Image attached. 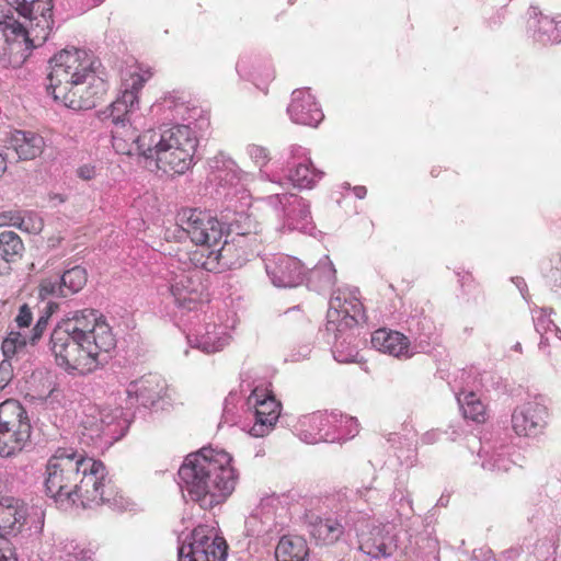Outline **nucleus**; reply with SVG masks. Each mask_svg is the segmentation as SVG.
Here are the masks:
<instances>
[{"label": "nucleus", "mask_w": 561, "mask_h": 561, "mask_svg": "<svg viewBox=\"0 0 561 561\" xmlns=\"http://www.w3.org/2000/svg\"><path fill=\"white\" fill-rule=\"evenodd\" d=\"M510 461L501 456H497L493 462L483 463V467L490 470L507 471L510 469Z\"/></svg>", "instance_id": "obj_51"}, {"label": "nucleus", "mask_w": 561, "mask_h": 561, "mask_svg": "<svg viewBox=\"0 0 561 561\" xmlns=\"http://www.w3.org/2000/svg\"><path fill=\"white\" fill-rule=\"evenodd\" d=\"M145 84V79L133 73L123 83V91L114 102L102 113L101 119L112 125V138L116 144L121 137L130 138L134 129L130 123V115L138 107V93Z\"/></svg>", "instance_id": "obj_8"}, {"label": "nucleus", "mask_w": 561, "mask_h": 561, "mask_svg": "<svg viewBox=\"0 0 561 561\" xmlns=\"http://www.w3.org/2000/svg\"><path fill=\"white\" fill-rule=\"evenodd\" d=\"M247 153L254 162V164L260 169L266 165L270 161V151L265 147L259 145H249L247 147Z\"/></svg>", "instance_id": "obj_44"}, {"label": "nucleus", "mask_w": 561, "mask_h": 561, "mask_svg": "<svg viewBox=\"0 0 561 561\" xmlns=\"http://www.w3.org/2000/svg\"><path fill=\"white\" fill-rule=\"evenodd\" d=\"M529 27L534 30L535 38L542 44L557 43L556 39V18L543 15L538 7H530Z\"/></svg>", "instance_id": "obj_33"}, {"label": "nucleus", "mask_w": 561, "mask_h": 561, "mask_svg": "<svg viewBox=\"0 0 561 561\" xmlns=\"http://www.w3.org/2000/svg\"><path fill=\"white\" fill-rule=\"evenodd\" d=\"M437 438H438L437 431H428L425 434H423L422 442L424 444H434L435 442H437Z\"/></svg>", "instance_id": "obj_56"}, {"label": "nucleus", "mask_w": 561, "mask_h": 561, "mask_svg": "<svg viewBox=\"0 0 561 561\" xmlns=\"http://www.w3.org/2000/svg\"><path fill=\"white\" fill-rule=\"evenodd\" d=\"M515 284L516 286L518 287L520 294L523 295V297H525V287H526V284L524 283V280L522 278H516L515 280Z\"/></svg>", "instance_id": "obj_60"}, {"label": "nucleus", "mask_w": 561, "mask_h": 561, "mask_svg": "<svg viewBox=\"0 0 561 561\" xmlns=\"http://www.w3.org/2000/svg\"><path fill=\"white\" fill-rule=\"evenodd\" d=\"M287 113L295 124L316 127L324 115L309 90H295Z\"/></svg>", "instance_id": "obj_23"}, {"label": "nucleus", "mask_w": 561, "mask_h": 561, "mask_svg": "<svg viewBox=\"0 0 561 561\" xmlns=\"http://www.w3.org/2000/svg\"><path fill=\"white\" fill-rule=\"evenodd\" d=\"M77 175L84 181H89L95 178L96 171L93 165L84 164L78 168Z\"/></svg>", "instance_id": "obj_52"}, {"label": "nucleus", "mask_w": 561, "mask_h": 561, "mask_svg": "<svg viewBox=\"0 0 561 561\" xmlns=\"http://www.w3.org/2000/svg\"><path fill=\"white\" fill-rule=\"evenodd\" d=\"M7 170V160L0 152V175L3 174Z\"/></svg>", "instance_id": "obj_61"}, {"label": "nucleus", "mask_w": 561, "mask_h": 561, "mask_svg": "<svg viewBox=\"0 0 561 561\" xmlns=\"http://www.w3.org/2000/svg\"><path fill=\"white\" fill-rule=\"evenodd\" d=\"M249 404L255 408L254 424L250 428V435L264 437L274 427L278 420L280 404L272 396H265L263 390L254 389L249 397Z\"/></svg>", "instance_id": "obj_18"}, {"label": "nucleus", "mask_w": 561, "mask_h": 561, "mask_svg": "<svg viewBox=\"0 0 561 561\" xmlns=\"http://www.w3.org/2000/svg\"><path fill=\"white\" fill-rule=\"evenodd\" d=\"M458 403L466 419L474 422H483L485 407L474 392H466L457 397Z\"/></svg>", "instance_id": "obj_39"}, {"label": "nucleus", "mask_w": 561, "mask_h": 561, "mask_svg": "<svg viewBox=\"0 0 561 561\" xmlns=\"http://www.w3.org/2000/svg\"><path fill=\"white\" fill-rule=\"evenodd\" d=\"M88 456L72 447H58L46 463V493L56 503L69 506Z\"/></svg>", "instance_id": "obj_5"}, {"label": "nucleus", "mask_w": 561, "mask_h": 561, "mask_svg": "<svg viewBox=\"0 0 561 561\" xmlns=\"http://www.w3.org/2000/svg\"><path fill=\"white\" fill-rule=\"evenodd\" d=\"M116 494L115 485L112 483L104 463L88 457L69 506L92 508L115 502Z\"/></svg>", "instance_id": "obj_6"}, {"label": "nucleus", "mask_w": 561, "mask_h": 561, "mask_svg": "<svg viewBox=\"0 0 561 561\" xmlns=\"http://www.w3.org/2000/svg\"><path fill=\"white\" fill-rule=\"evenodd\" d=\"M14 9L18 14L30 22L26 31L30 36L37 41V44H44L54 25L53 20V0H0ZM0 10H3L0 8Z\"/></svg>", "instance_id": "obj_11"}, {"label": "nucleus", "mask_w": 561, "mask_h": 561, "mask_svg": "<svg viewBox=\"0 0 561 561\" xmlns=\"http://www.w3.org/2000/svg\"><path fill=\"white\" fill-rule=\"evenodd\" d=\"M121 415L118 409L91 408L81 422L82 435L91 440L103 436L114 438L117 434L116 421Z\"/></svg>", "instance_id": "obj_22"}, {"label": "nucleus", "mask_w": 561, "mask_h": 561, "mask_svg": "<svg viewBox=\"0 0 561 561\" xmlns=\"http://www.w3.org/2000/svg\"><path fill=\"white\" fill-rule=\"evenodd\" d=\"M296 150H301V147H295L294 146L291 152L295 153Z\"/></svg>", "instance_id": "obj_64"}, {"label": "nucleus", "mask_w": 561, "mask_h": 561, "mask_svg": "<svg viewBox=\"0 0 561 561\" xmlns=\"http://www.w3.org/2000/svg\"><path fill=\"white\" fill-rule=\"evenodd\" d=\"M18 219H20V213H2L0 214V227L14 226V221H18Z\"/></svg>", "instance_id": "obj_53"}, {"label": "nucleus", "mask_w": 561, "mask_h": 561, "mask_svg": "<svg viewBox=\"0 0 561 561\" xmlns=\"http://www.w3.org/2000/svg\"><path fill=\"white\" fill-rule=\"evenodd\" d=\"M472 560L473 561H496L493 556L492 550L489 548H485V547L473 550Z\"/></svg>", "instance_id": "obj_50"}, {"label": "nucleus", "mask_w": 561, "mask_h": 561, "mask_svg": "<svg viewBox=\"0 0 561 561\" xmlns=\"http://www.w3.org/2000/svg\"><path fill=\"white\" fill-rule=\"evenodd\" d=\"M0 561H18L14 550L8 543L0 546Z\"/></svg>", "instance_id": "obj_54"}, {"label": "nucleus", "mask_w": 561, "mask_h": 561, "mask_svg": "<svg viewBox=\"0 0 561 561\" xmlns=\"http://www.w3.org/2000/svg\"><path fill=\"white\" fill-rule=\"evenodd\" d=\"M13 371L11 363L7 359L0 363V390L4 389L5 386L12 379Z\"/></svg>", "instance_id": "obj_48"}, {"label": "nucleus", "mask_w": 561, "mask_h": 561, "mask_svg": "<svg viewBox=\"0 0 561 561\" xmlns=\"http://www.w3.org/2000/svg\"><path fill=\"white\" fill-rule=\"evenodd\" d=\"M165 389L167 385L161 376L149 374L131 381L126 389V393L129 399H135L141 405L149 407L164 396Z\"/></svg>", "instance_id": "obj_25"}, {"label": "nucleus", "mask_w": 561, "mask_h": 561, "mask_svg": "<svg viewBox=\"0 0 561 561\" xmlns=\"http://www.w3.org/2000/svg\"><path fill=\"white\" fill-rule=\"evenodd\" d=\"M545 334L541 335V340L539 342V348H542L543 346H546L547 342H548V339L543 336Z\"/></svg>", "instance_id": "obj_62"}, {"label": "nucleus", "mask_w": 561, "mask_h": 561, "mask_svg": "<svg viewBox=\"0 0 561 561\" xmlns=\"http://www.w3.org/2000/svg\"><path fill=\"white\" fill-rule=\"evenodd\" d=\"M55 560L92 561V554L89 550L80 549L75 542H67L57 550Z\"/></svg>", "instance_id": "obj_40"}, {"label": "nucleus", "mask_w": 561, "mask_h": 561, "mask_svg": "<svg viewBox=\"0 0 561 561\" xmlns=\"http://www.w3.org/2000/svg\"><path fill=\"white\" fill-rule=\"evenodd\" d=\"M234 217L228 220V215L224 216L226 221L224 222V233H227V237L233 236L232 238H244V243H251L253 247L256 245L257 238V225L251 218L250 215L245 213H236Z\"/></svg>", "instance_id": "obj_32"}, {"label": "nucleus", "mask_w": 561, "mask_h": 561, "mask_svg": "<svg viewBox=\"0 0 561 561\" xmlns=\"http://www.w3.org/2000/svg\"><path fill=\"white\" fill-rule=\"evenodd\" d=\"M273 198L280 204L289 230L307 232L312 229L309 205L301 197L295 194H277Z\"/></svg>", "instance_id": "obj_24"}, {"label": "nucleus", "mask_w": 561, "mask_h": 561, "mask_svg": "<svg viewBox=\"0 0 561 561\" xmlns=\"http://www.w3.org/2000/svg\"><path fill=\"white\" fill-rule=\"evenodd\" d=\"M358 537L359 549L373 557H389L394 547L393 537L385 526H373L371 523L362 522L359 527H356Z\"/></svg>", "instance_id": "obj_20"}, {"label": "nucleus", "mask_w": 561, "mask_h": 561, "mask_svg": "<svg viewBox=\"0 0 561 561\" xmlns=\"http://www.w3.org/2000/svg\"><path fill=\"white\" fill-rule=\"evenodd\" d=\"M22 423H30V421L19 401L9 399L0 403V427L19 426Z\"/></svg>", "instance_id": "obj_37"}, {"label": "nucleus", "mask_w": 561, "mask_h": 561, "mask_svg": "<svg viewBox=\"0 0 561 561\" xmlns=\"http://www.w3.org/2000/svg\"><path fill=\"white\" fill-rule=\"evenodd\" d=\"M203 290L202 272L191 268L173 272L170 291L180 308L196 309L202 301Z\"/></svg>", "instance_id": "obj_15"}, {"label": "nucleus", "mask_w": 561, "mask_h": 561, "mask_svg": "<svg viewBox=\"0 0 561 561\" xmlns=\"http://www.w3.org/2000/svg\"><path fill=\"white\" fill-rule=\"evenodd\" d=\"M32 312L27 305L21 306L15 322L20 328H27L32 322Z\"/></svg>", "instance_id": "obj_49"}, {"label": "nucleus", "mask_w": 561, "mask_h": 561, "mask_svg": "<svg viewBox=\"0 0 561 561\" xmlns=\"http://www.w3.org/2000/svg\"><path fill=\"white\" fill-rule=\"evenodd\" d=\"M48 316H41L32 330V335L30 336V342L35 344L43 335V332L46 330L48 324Z\"/></svg>", "instance_id": "obj_47"}, {"label": "nucleus", "mask_w": 561, "mask_h": 561, "mask_svg": "<svg viewBox=\"0 0 561 561\" xmlns=\"http://www.w3.org/2000/svg\"><path fill=\"white\" fill-rule=\"evenodd\" d=\"M14 226L28 233H39L43 229L42 218L34 213H26L24 216L20 214V219L14 221Z\"/></svg>", "instance_id": "obj_42"}, {"label": "nucleus", "mask_w": 561, "mask_h": 561, "mask_svg": "<svg viewBox=\"0 0 561 561\" xmlns=\"http://www.w3.org/2000/svg\"><path fill=\"white\" fill-rule=\"evenodd\" d=\"M550 313L551 312L548 311L547 309H539L534 313L533 319L535 323V329L540 335L551 330L558 331V328L550 319Z\"/></svg>", "instance_id": "obj_43"}, {"label": "nucleus", "mask_w": 561, "mask_h": 561, "mask_svg": "<svg viewBox=\"0 0 561 561\" xmlns=\"http://www.w3.org/2000/svg\"><path fill=\"white\" fill-rule=\"evenodd\" d=\"M308 531L317 545H332L344 534V526L335 518L311 517Z\"/></svg>", "instance_id": "obj_29"}, {"label": "nucleus", "mask_w": 561, "mask_h": 561, "mask_svg": "<svg viewBox=\"0 0 561 561\" xmlns=\"http://www.w3.org/2000/svg\"><path fill=\"white\" fill-rule=\"evenodd\" d=\"M201 247L190 254L193 270L216 273L224 268L241 267L244 264L245 251L242 250L238 255H232V250L236 249L233 243L222 244L218 250L211 249L213 245Z\"/></svg>", "instance_id": "obj_13"}, {"label": "nucleus", "mask_w": 561, "mask_h": 561, "mask_svg": "<svg viewBox=\"0 0 561 561\" xmlns=\"http://www.w3.org/2000/svg\"><path fill=\"white\" fill-rule=\"evenodd\" d=\"M26 345V339L20 332H10L3 340L1 348L7 360Z\"/></svg>", "instance_id": "obj_41"}, {"label": "nucleus", "mask_w": 561, "mask_h": 561, "mask_svg": "<svg viewBox=\"0 0 561 561\" xmlns=\"http://www.w3.org/2000/svg\"><path fill=\"white\" fill-rule=\"evenodd\" d=\"M227 543L213 535L208 526L199 525L192 533V540L179 549V561H225Z\"/></svg>", "instance_id": "obj_12"}, {"label": "nucleus", "mask_w": 561, "mask_h": 561, "mask_svg": "<svg viewBox=\"0 0 561 561\" xmlns=\"http://www.w3.org/2000/svg\"><path fill=\"white\" fill-rule=\"evenodd\" d=\"M327 318V331L333 332L335 339L333 348L334 358L340 363L353 360L354 356L352 354L344 355L340 351L343 343H339L337 333H343L364 319L363 305L351 293L337 290L333 293L330 299Z\"/></svg>", "instance_id": "obj_7"}, {"label": "nucleus", "mask_w": 561, "mask_h": 561, "mask_svg": "<svg viewBox=\"0 0 561 561\" xmlns=\"http://www.w3.org/2000/svg\"><path fill=\"white\" fill-rule=\"evenodd\" d=\"M87 271L81 266H73L60 276L42 279L38 287L41 299L67 298L79 293L87 284Z\"/></svg>", "instance_id": "obj_17"}, {"label": "nucleus", "mask_w": 561, "mask_h": 561, "mask_svg": "<svg viewBox=\"0 0 561 561\" xmlns=\"http://www.w3.org/2000/svg\"><path fill=\"white\" fill-rule=\"evenodd\" d=\"M353 192H354L356 197L364 198L366 196L367 190H366L365 186H355L353 188Z\"/></svg>", "instance_id": "obj_59"}, {"label": "nucleus", "mask_w": 561, "mask_h": 561, "mask_svg": "<svg viewBox=\"0 0 561 561\" xmlns=\"http://www.w3.org/2000/svg\"><path fill=\"white\" fill-rule=\"evenodd\" d=\"M45 147L44 137L31 130H14L8 140V148L16 153L19 160H33L43 153Z\"/></svg>", "instance_id": "obj_27"}, {"label": "nucleus", "mask_w": 561, "mask_h": 561, "mask_svg": "<svg viewBox=\"0 0 561 561\" xmlns=\"http://www.w3.org/2000/svg\"><path fill=\"white\" fill-rule=\"evenodd\" d=\"M94 56L79 48H66L49 59L47 90L55 101L67 99L72 89L80 90V82L95 71Z\"/></svg>", "instance_id": "obj_4"}, {"label": "nucleus", "mask_w": 561, "mask_h": 561, "mask_svg": "<svg viewBox=\"0 0 561 561\" xmlns=\"http://www.w3.org/2000/svg\"><path fill=\"white\" fill-rule=\"evenodd\" d=\"M224 236V222L206 210L183 208L176 215L174 237L188 238L196 245H216Z\"/></svg>", "instance_id": "obj_9"}, {"label": "nucleus", "mask_w": 561, "mask_h": 561, "mask_svg": "<svg viewBox=\"0 0 561 561\" xmlns=\"http://www.w3.org/2000/svg\"><path fill=\"white\" fill-rule=\"evenodd\" d=\"M78 85L81 87L79 91L72 89L67 99L59 101L73 111H87L95 107L106 92L105 81L96 76L95 71Z\"/></svg>", "instance_id": "obj_21"}, {"label": "nucleus", "mask_w": 561, "mask_h": 561, "mask_svg": "<svg viewBox=\"0 0 561 561\" xmlns=\"http://www.w3.org/2000/svg\"><path fill=\"white\" fill-rule=\"evenodd\" d=\"M549 412L538 399L517 405L512 413V428L519 437H538L548 425Z\"/></svg>", "instance_id": "obj_14"}, {"label": "nucleus", "mask_w": 561, "mask_h": 561, "mask_svg": "<svg viewBox=\"0 0 561 561\" xmlns=\"http://www.w3.org/2000/svg\"><path fill=\"white\" fill-rule=\"evenodd\" d=\"M345 420L343 421H340V420H334V419H331V427H334L335 430H337L341 434L343 432V428H344V424H345Z\"/></svg>", "instance_id": "obj_58"}, {"label": "nucleus", "mask_w": 561, "mask_h": 561, "mask_svg": "<svg viewBox=\"0 0 561 561\" xmlns=\"http://www.w3.org/2000/svg\"><path fill=\"white\" fill-rule=\"evenodd\" d=\"M312 276L321 275L323 277V282L327 285H332L335 280V268L332 263L329 261V257L325 256L324 262H320L311 272Z\"/></svg>", "instance_id": "obj_45"}, {"label": "nucleus", "mask_w": 561, "mask_h": 561, "mask_svg": "<svg viewBox=\"0 0 561 561\" xmlns=\"http://www.w3.org/2000/svg\"><path fill=\"white\" fill-rule=\"evenodd\" d=\"M130 138L118 139L135 145L139 154L153 160L164 173L183 174L193 163L197 148L194 130L187 125L163 126L137 135L134 128Z\"/></svg>", "instance_id": "obj_2"}, {"label": "nucleus", "mask_w": 561, "mask_h": 561, "mask_svg": "<svg viewBox=\"0 0 561 561\" xmlns=\"http://www.w3.org/2000/svg\"><path fill=\"white\" fill-rule=\"evenodd\" d=\"M265 270L276 287H296L305 278V268L300 261L289 255H274L265 263Z\"/></svg>", "instance_id": "obj_19"}, {"label": "nucleus", "mask_w": 561, "mask_h": 561, "mask_svg": "<svg viewBox=\"0 0 561 561\" xmlns=\"http://www.w3.org/2000/svg\"><path fill=\"white\" fill-rule=\"evenodd\" d=\"M102 327H105L112 332L111 327L99 316L96 310L83 309L69 313L55 329L65 331L64 333L84 340L88 343L93 342L99 344L96 332H99V329Z\"/></svg>", "instance_id": "obj_16"}, {"label": "nucleus", "mask_w": 561, "mask_h": 561, "mask_svg": "<svg viewBox=\"0 0 561 561\" xmlns=\"http://www.w3.org/2000/svg\"><path fill=\"white\" fill-rule=\"evenodd\" d=\"M513 348L516 351V352H522V344L519 342H517Z\"/></svg>", "instance_id": "obj_63"}, {"label": "nucleus", "mask_w": 561, "mask_h": 561, "mask_svg": "<svg viewBox=\"0 0 561 561\" xmlns=\"http://www.w3.org/2000/svg\"><path fill=\"white\" fill-rule=\"evenodd\" d=\"M44 511L39 507H27L20 500L4 496L0 499V531L18 535L22 531L30 537H38L44 527Z\"/></svg>", "instance_id": "obj_10"}, {"label": "nucleus", "mask_w": 561, "mask_h": 561, "mask_svg": "<svg viewBox=\"0 0 561 561\" xmlns=\"http://www.w3.org/2000/svg\"><path fill=\"white\" fill-rule=\"evenodd\" d=\"M230 339L231 336L226 332V329L216 323H206L196 333L187 336L192 347L207 354L224 350L230 343Z\"/></svg>", "instance_id": "obj_26"}, {"label": "nucleus", "mask_w": 561, "mask_h": 561, "mask_svg": "<svg viewBox=\"0 0 561 561\" xmlns=\"http://www.w3.org/2000/svg\"><path fill=\"white\" fill-rule=\"evenodd\" d=\"M323 175V172L313 168L310 160L298 163L290 169L288 178L299 188H311Z\"/></svg>", "instance_id": "obj_36"}, {"label": "nucleus", "mask_w": 561, "mask_h": 561, "mask_svg": "<svg viewBox=\"0 0 561 561\" xmlns=\"http://www.w3.org/2000/svg\"><path fill=\"white\" fill-rule=\"evenodd\" d=\"M31 436V424L0 427V456L11 457L21 451Z\"/></svg>", "instance_id": "obj_31"}, {"label": "nucleus", "mask_w": 561, "mask_h": 561, "mask_svg": "<svg viewBox=\"0 0 561 561\" xmlns=\"http://www.w3.org/2000/svg\"><path fill=\"white\" fill-rule=\"evenodd\" d=\"M556 39L561 43V15L556 16Z\"/></svg>", "instance_id": "obj_57"}, {"label": "nucleus", "mask_w": 561, "mask_h": 561, "mask_svg": "<svg viewBox=\"0 0 561 561\" xmlns=\"http://www.w3.org/2000/svg\"><path fill=\"white\" fill-rule=\"evenodd\" d=\"M309 549L307 541L299 536H284L280 538L275 557L277 561H305Z\"/></svg>", "instance_id": "obj_35"}, {"label": "nucleus", "mask_w": 561, "mask_h": 561, "mask_svg": "<svg viewBox=\"0 0 561 561\" xmlns=\"http://www.w3.org/2000/svg\"><path fill=\"white\" fill-rule=\"evenodd\" d=\"M331 419L343 421L345 420L346 423L355 424V420L352 416H347L342 414L337 411H332L330 413H322L317 412L311 414L308 420L309 424L312 428L318 430V433L316 436H312L311 439L307 440L310 444H316L319 442H328V440H334L335 437H330L329 428L331 427Z\"/></svg>", "instance_id": "obj_34"}, {"label": "nucleus", "mask_w": 561, "mask_h": 561, "mask_svg": "<svg viewBox=\"0 0 561 561\" xmlns=\"http://www.w3.org/2000/svg\"><path fill=\"white\" fill-rule=\"evenodd\" d=\"M31 436V424L0 427V456L11 457L21 451Z\"/></svg>", "instance_id": "obj_30"}, {"label": "nucleus", "mask_w": 561, "mask_h": 561, "mask_svg": "<svg viewBox=\"0 0 561 561\" xmlns=\"http://www.w3.org/2000/svg\"><path fill=\"white\" fill-rule=\"evenodd\" d=\"M353 419L355 420V424H352L350 422L345 423L342 434L350 435L351 437H354L358 433L357 420L355 417H353Z\"/></svg>", "instance_id": "obj_55"}, {"label": "nucleus", "mask_w": 561, "mask_h": 561, "mask_svg": "<svg viewBox=\"0 0 561 561\" xmlns=\"http://www.w3.org/2000/svg\"><path fill=\"white\" fill-rule=\"evenodd\" d=\"M24 244L18 233L3 231L0 233V255L7 262H15L22 257Z\"/></svg>", "instance_id": "obj_38"}, {"label": "nucleus", "mask_w": 561, "mask_h": 561, "mask_svg": "<svg viewBox=\"0 0 561 561\" xmlns=\"http://www.w3.org/2000/svg\"><path fill=\"white\" fill-rule=\"evenodd\" d=\"M231 460L228 453L213 448L187 455L178 472L183 495L203 510L222 504L237 484Z\"/></svg>", "instance_id": "obj_1"}, {"label": "nucleus", "mask_w": 561, "mask_h": 561, "mask_svg": "<svg viewBox=\"0 0 561 561\" xmlns=\"http://www.w3.org/2000/svg\"><path fill=\"white\" fill-rule=\"evenodd\" d=\"M373 346L379 352L394 357H410V342L405 335L398 331L379 329L371 336Z\"/></svg>", "instance_id": "obj_28"}, {"label": "nucleus", "mask_w": 561, "mask_h": 561, "mask_svg": "<svg viewBox=\"0 0 561 561\" xmlns=\"http://www.w3.org/2000/svg\"><path fill=\"white\" fill-rule=\"evenodd\" d=\"M98 343H88L65 331L54 329L50 334L49 347L56 364L71 375H85L94 371L115 348L116 339L105 327L99 329Z\"/></svg>", "instance_id": "obj_3"}, {"label": "nucleus", "mask_w": 561, "mask_h": 561, "mask_svg": "<svg viewBox=\"0 0 561 561\" xmlns=\"http://www.w3.org/2000/svg\"><path fill=\"white\" fill-rule=\"evenodd\" d=\"M227 243H233L236 249L232 250V255H238L242 250L245 251V259L244 263L249 260L251 255L255 252V247H253L251 243H244V238H232L230 241L225 240L224 244Z\"/></svg>", "instance_id": "obj_46"}]
</instances>
